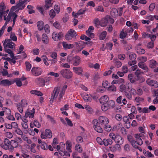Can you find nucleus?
I'll use <instances>...</instances> for the list:
<instances>
[{"instance_id":"23","label":"nucleus","mask_w":158,"mask_h":158,"mask_svg":"<svg viewBox=\"0 0 158 158\" xmlns=\"http://www.w3.org/2000/svg\"><path fill=\"white\" fill-rule=\"evenodd\" d=\"M109 100V98L107 95L102 97L100 99V102L101 104L106 103Z\"/></svg>"},{"instance_id":"9","label":"nucleus","mask_w":158,"mask_h":158,"mask_svg":"<svg viewBox=\"0 0 158 158\" xmlns=\"http://www.w3.org/2000/svg\"><path fill=\"white\" fill-rule=\"evenodd\" d=\"M63 34L62 32L57 33L53 32L52 34V37L53 39L56 41L60 40L63 36Z\"/></svg>"},{"instance_id":"25","label":"nucleus","mask_w":158,"mask_h":158,"mask_svg":"<svg viewBox=\"0 0 158 158\" xmlns=\"http://www.w3.org/2000/svg\"><path fill=\"white\" fill-rule=\"evenodd\" d=\"M85 9H81L79 10L77 13H75L74 12H73L72 15L74 17L77 18V15H79L85 13Z\"/></svg>"},{"instance_id":"24","label":"nucleus","mask_w":158,"mask_h":158,"mask_svg":"<svg viewBox=\"0 0 158 158\" xmlns=\"http://www.w3.org/2000/svg\"><path fill=\"white\" fill-rule=\"evenodd\" d=\"M108 23V20L106 16L105 18L102 19L100 21V25L103 27H106Z\"/></svg>"},{"instance_id":"4","label":"nucleus","mask_w":158,"mask_h":158,"mask_svg":"<svg viewBox=\"0 0 158 158\" xmlns=\"http://www.w3.org/2000/svg\"><path fill=\"white\" fill-rule=\"evenodd\" d=\"M52 133L51 131L49 129H46L44 132H42L40 136L42 139H46L51 138L52 137Z\"/></svg>"},{"instance_id":"22","label":"nucleus","mask_w":158,"mask_h":158,"mask_svg":"<svg viewBox=\"0 0 158 158\" xmlns=\"http://www.w3.org/2000/svg\"><path fill=\"white\" fill-rule=\"evenodd\" d=\"M62 45L64 48L65 49H72L74 47V45L73 44H68L65 42H62Z\"/></svg>"},{"instance_id":"19","label":"nucleus","mask_w":158,"mask_h":158,"mask_svg":"<svg viewBox=\"0 0 158 158\" xmlns=\"http://www.w3.org/2000/svg\"><path fill=\"white\" fill-rule=\"evenodd\" d=\"M139 68L144 70L145 72H147L149 71V69L146 64L143 62H139L138 63Z\"/></svg>"},{"instance_id":"61","label":"nucleus","mask_w":158,"mask_h":158,"mask_svg":"<svg viewBox=\"0 0 158 158\" xmlns=\"http://www.w3.org/2000/svg\"><path fill=\"white\" fill-rule=\"evenodd\" d=\"M27 151V150H26L24 151V150L23 149L21 150V156L22 157H23L24 158H26L28 156V155L26 154V152Z\"/></svg>"},{"instance_id":"3","label":"nucleus","mask_w":158,"mask_h":158,"mask_svg":"<svg viewBox=\"0 0 158 158\" xmlns=\"http://www.w3.org/2000/svg\"><path fill=\"white\" fill-rule=\"evenodd\" d=\"M15 44L10 39H5L3 43L4 48H13L15 46Z\"/></svg>"},{"instance_id":"52","label":"nucleus","mask_w":158,"mask_h":158,"mask_svg":"<svg viewBox=\"0 0 158 158\" xmlns=\"http://www.w3.org/2000/svg\"><path fill=\"white\" fill-rule=\"evenodd\" d=\"M100 21H99V20L98 19H95L94 20V24L95 25V26L96 27H98L100 25Z\"/></svg>"},{"instance_id":"2","label":"nucleus","mask_w":158,"mask_h":158,"mask_svg":"<svg viewBox=\"0 0 158 158\" xmlns=\"http://www.w3.org/2000/svg\"><path fill=\"white\" fill-rule=\"evenodd\" d=\"M60 73L63 77L67 78H71L73 76L72 72L69 69H63L60 71Z\"/></svg>"},{"instance_id":"12","label":"nucleus","mask_w":158,"mask_h":158,"mask_svg":"<svg viewBox=\"0 0 158 158\" xmlns=\"http://www.w3.org/2000/svg\"><path fill=\"white\" fill-rule=\"evenodd\" d=\"M146 83L148 85L151 86H153L155 88L158 87V82L156 81L148 78L147 80Z\"/></svg>"},{"instance_id":"16","label":"nucleus","mask_w":158,"mask_h":158,"mask_svg":"<svg viewBox=\"0 0 158 158\" xmlns=\"http://www.w3.org/2000/svg\"><path fill=\"white\" fill-rule=\"evenodd\" d=\"M123 139L121 136L119 135L116 134V137L114 141L117 143L116 144L119 145H122L123 143Z\"/></svg>"},{"instance_id":"18","label":"nucleus","mask_w":158,"mask_h":158,"mask_svg":"<svg viewBox=\"0 0 158 158\" xmlns=\"http://www.w3.org/2000/svg\"><path fill=\"white\" fill-rule=\"evenodd\" d=\"M123 121L125 123L126 127L127 129L131 127V121H130L128 116H124L123 117Z\"/></svg>"},{"instance_id":"62","label":"nucleus","mask_w":158,"mask_h":158,"mask_svg":"<svg viewBox=\"0 0 158 158\" xmlns=\"http://www.w3.org/2000/svg\"><path fill=\"white\" fill-rule=\"evenodd\" d=\"M136 52L139 54H143L145 52V50L143 49L139 48H137Z\"/></svg>"},{"instance_id":"44","label":"nucleus","mask_w":158,"mask_h":158,"mask_svg":"<svg viewBox=\"0 0 158 158\" xmlns=\"http://www.w3.org/2000/svg\"><path fill=\"white\" fill-rule=\"evenodd\" d=\"M36 80L37 82L41 86H44V85L45 82L44 79L41 78H38L36 79Z\"/></svg>"},{"instance_id":"30","label":"nucleus","mask_w":158,"mask_h":158,"mask_svg":"<svg viewBox=\"0 0 158 158\" xmlns=\"http://www.w3.org/2000/svg\"><path fill=\"white\" fill-rule=\"evenodd\" d=\"M113 143L112 140L110 139H104L103 140V144L105 146H107L109 145H111Z\"/></svg>"},{"instance_id":"1","label":"nucleus","mask_w":158,"mask_h":158,"mask_svg":"<svg viewBox=\"0 0 158 158\" xmlns=\"http://www.w3.org/2000/svg\"><path fill=\"white\" fill-rule=\"evenodd\" d=\"M77 34L75 31L72 29H70L65 36V38L67 40L71 41H74L76 38Z\"/></svg>"},{"instance_id":"28","label":"nucleus","mask_w":158,"mask_h":158,"mask_svg":"<svg viewBox=\"0 0 158 158\" xmlns=\"http://www.w3.org/2000/svg\"><path fill=\"white\" fill-rule=\"evenodd\" d=\"M149 66L152 69H154L156 67L157 65V63L156 61L154 60H152L149 61Z\"/></svg>"},{"instance_id":"20","label":"nucleus","mask_w":158,"mask_h":158,"mask_svg":"<svg viewBox=\"0 0 158 158\" xmlns=\"http://www.w3.org/2000/svg\"><path fill=\"white\" fill-rule=\"evenodd\" d=\"M80 57L77 56H75V57H73V65L74 66L78 65L80 63Z\"/></svg>"},{"instance_id":"17","label":"nucleus","mask_w":158,"mask_h":158,"mask_svg":"<svg viewBox=\"0 0 158 158\" xmlns=\"http://www.w3.org/2000/svg\"><path fill=\"white\" fill-rule=\"evenodd\" d=\"M121 42L123 44L124 49L128 51L132 48V45L128 43L126 40H122Z\"/></svg>"},{"instance_id":"34","label":"nucleus","mask_w":158,"mask_h":158,"mask_svg":"<svg viewBox=\"0 0 158 158\" xmlns=\"http://www.w3.org/2000/svg\"><path fill=\"white\" fill-rule=\"evenodd\" d=\"M82 97L84 101L86 102H90L92 100L91 98L89 97V95L86 94L85 95H82Z\"/></svg>"},{"instance_id":"60","label":"nucleus","mask_w":158,"mask_h":158,"mask_svg":"<svg viewBox=\"0 0 158 158\" xmlns=\"http://www.w3.org/2000/svg\"><path fill=\"white\" fill-rule=\"evenodd\" d=\"M75 148L76 150L78 151L79 152L81 153L82 152V148H81L80 145L78 144H76Z\"/></svg>"},{"instance_id":"40","label":"nucleus","mask_w":158,"mask_h":158,"mask_svg":"<svg viewBox=\"0 0 158 158\" xmlns=\"http://www.w3.org/2000/svg\"><path fill=\"white\" fill-rule=\"evenodd\" d=\"M30 93L32 94H35L39 96H41L43 95L41 92L35 90H31Z\"/></svg>"},{"instance_id":"6","label":"nucleus","mask_w":158,"mask_h":158,"mask_svg":"<svg viewBox=\"0 0 158 158\" xmlns=\"http://www.w3.org/2000/svg\"><path fill=\"white\" fill-rule=\"evenodd\" d=\"M98 122L101 125H107L109 123L108 118L105 116H99L98 118Z\"/></svg>"},{"instance_id":"53","label":"nucleus","mask_w":158,"mask_h":158,"mask_svg":"<svg viewBox=\"0 0 158 158\" xmlns=\"http://www.w3.org/2000/svg\"><path fill=\"white\" fill-rule=\"evenodd\" d=\"M10 145L15 148H17L18 145V144L17 143L16 141L14 140H11Z\"/></svg>"},{"instance_id":"27","label":"nucleus","mask_w":158,"mask_h":158,"mask_svg":"<svg viewBox=\"0 0 158 158\" xmlns=\"http://www.w3.org/2000/svg\"><path fill=\"white\" fill-rule=\"evenodd\" d=\"M110 14L112 17L115 18L118 16V11L116 9L113 8L110 12Z\"/></svg>"},{"instance_id":"56","label":"nucleus","mask_w":158,"mask_h":158,"mask_svg":"<svg viewBox=\"0 0 158 158\" xmlns=\"http://www.w3.org/2000/svg\"><path fill=\"white\" fill-rule=\"evenodd\" d=\"M15 82L16 83V84L18 86L20 87L21 86L22 82L20 79L16 78L15 79Z\"/></svg>"},{"instance_id":"37","label":"nucleus","mask_w":158,"mask_h":158,"mask_svg":"<svg viewBox=\"0 0 158 158\" xmlns=\"http://www.w3.org/2000/svg\"><path fill=\"white\" fill-rule=\"evenodd\" d=\"M129 89L128 86H125V85L123 84L119 86V90L122 92H125L127 89Z\"/></svg>"},{"instance_id":"33","label":"nucleus","mask_w":158,"mask_h":158,"mask_svg":"<svg viewBox=\"0 0 158 158\" xmlns=\"http://www.w3.org/2000/svg\"><path fill=\"white\" fill-rule=\"evenodd\" d=\"M52 0H45V5L44 8H45L46 10H47L49 7L52 6V4L51 3Z\"/></svg>"},{"instance_id":"41","label":"nucleus","mask_w":158,"mask_h":158,"mask_svg":"<svg viewBox=\"0 0 158 158\" xmlns=\"http://www.w3.org/2000/svg\"><path fill=\"white\" fill-rule=\"evenodd\" d=\"M65 143L66 146V149L69 152H72V150L71 149V142L69 141H67Z\"/></svg>"},{"instance_id":"42","label":"nucleus","mask_w":158,"mask_h":158,"mask_svg":"<svg viewBox=\"0 0 158 158\" xmlns=\"http://www.w3.org/2000/svg\"><path fill=\"white\" fill-rule=\"evenodd\" d=\"M135 75L137 77H139V75L144 74V72L141 69H138L135 73Z\"/></svg>"},{"instance_id":"7","label":"nucleus","mask_w":158,"mask_h":158,"mask_svg":"<svg viewBox=\"0 0 158 158\" xmlns=\"http://www.w3.org/2000/svg\"><path fill=\"white\" fill-rule=\"evenodd\" d=\"M32 75L35 76H38L41 74L42 70L39 67H33L31 71Z\"/></svg>"},{"instance_id":"21","label":"nucleus","mask_w":158,"mask_h":158,"mask_svg":"<svg viewBox=\"0 0 158 158\" xmlns=\"http://www.w3.org/2000/svg\"><path fill=\"white\" fill-rule=\"evenodd\" d=\"M110 150L113 152H115L118 150L121 149L120 145L118 144H115L114 145L111 146L109 147Z\"/></svg>"},{"instance_id":"63","label":"nucleus","mask_w":158,"mask_h":158,"mask_svg":"<svg viewBox=\"0 0 158 158\" xmlns=\"http://www.w3.org/2000/svg\"><path fill=\"white\" fill-rule=\"evenodd\" d=\"M53 26L57 29H60L61 28L60 23L57 21L53 23Z\"/></svg>"},{"instance_id":"10","label":"nucleus","mask_w":158,"mask_h":158,"mask_svg":"<svg viewBox=\"0 0 158 158\" xmlns=\"http://www.w3.org/2000/svg\"><path fill=\"white\" fill-rule=\"evenodd\" d=\"M35 112V109L34 108H28L25 112V117H29L30 118H33L34 117Z\"/></svg>"},{"instance_id":"55","label":"nucleus","mask_w":158,"mask_h":158,"mask_svg":"<svg viewBox=\"0 0 158 158\" xmlns=\"http://www.w3.org/2000/svg\"><path fill=\"white\" fill-rule=\"evenodd\" d=\"M101 108L102 110L104 111H106L109 108L108 107L106 103L102 104Z\"/></svg>"},{"instance_id":"8","label":"nucleus","mask_w":158,"mask_h":158,"mask_svg":"<svg viewBox=\"0 0 158 158\" xmlns=\"http://www.w3.org/2000/svg\"><path fill=\"white\" fill-rule=\"evenodd\" d=\"M60 91V88L59 87H57L54 88L52 94L51 99L50 100V102L51 103H52L55 98H57Z\"/></svg>"},{"instance_id":"51","label":"nucleus","mask_w":158,"mask_h":158,"mask_svg":"<svg viewBox=\"0 0 158 158\" xmlns=\"http://www.w3.org/2000/svg\"><path fill=\"white\" fill-rule=\"evenodd\" d=\"M25 64L26 67V70L27 71H29L31 69V64L27 61L26 62Z\"/></svg>"},{"instance_id":"31","label":"nucleus","mask_w":158,"mask_h":158,"mask_svg":"<svg viewBox=\"0 0 158 158\" xmlns=\"http://www.w3.org/2000/svg\"><path fill=\"white\" fill-rule=\"evenodd\" d=\"M1 84L5 86L10 85L12 84V83L7 79L3 80L1 81Z\"/></svg>"},{"instance_id":"64","label":"nucleus","mask_w":158,"mask_h":158,"mask_svg":"<svg viewBox=\"0 0 158 158\" xmlns=\"http://www.w3.org/2000/svg\"><path fill=\"white\" fill-rule=\"evenodd\" d=\"M41 148L43 149L46 150L48 149V146L46 143L43 142L41 144Z\"/></svg>"},{"instance_id":"59","label":"nucleus","mask_w":158,"mask_h":158,"mask_svg":"<svg viewBox=\"0 0 158 158\" xmlns=\"http://www.w3.org/2000/svg\"><path fill=\"white\" fill-rule=\"evenodd\" d=\"M47 118L51 122L52 124H54L56 123L55 120L50 115H48L47 116Z\"/></svg>"},{"instance_id":"13","label":"nucleus","mask_w":158,"mask_h":158,"mask_svg":"<svg viewBox=\"0 0 158 158\" xmlns=\"http://www.w3.org/2000/svg\"><path fill=\"white\" fill-rule=\"evenodd\" d=\"M77 44L76 45L77 48L78 52L81 51L85 46V44L83 41H81L79 42L78 43H76Z\"/></svg>"},{"instance_id":"29","label":"nucleus","mask_w":158,"mask_h":158,"mask_svg":"<svg viewBox=\"0 0 158 158\" xmlns=\"http://www.w3.org/2000/svg\"><path fill=\"white\" fill-rule=\"evenodd\" d=\"M73 70L78 75L81 74L83 72V69L81 67H73Z\"/></svg>"},{"instance_id":"50","label":"nucleus","mask_w":158,"mask_h":158,"mask_svg":"<svg viewBox=\"0 0 158 158\" xmlns=\"http://www.w3.org/2000/svg\"><path fill=\"white\" fill-rule=\"evenodd\" d=\"M129 58L131 60H135L136 57V55L133 52L130 53L129 55Z\"/></svg>"},{"instance_id":"32","label":"nucleus","mask_w":158,"mask_h":158,"mask_svg":"<svg viewBox=\"0 0 158 158\" xmlns=\"http://www.w3.org/2000/svg\"><path fill=\"white\" fill-rule=\"evenodd\" d=\"M143 153L146 157H151L152 158L154 157V155L152 154L151 152L148 151H146L145 150H143Z\"/></svg>"},{"instance_id":"26","label":"nucleus","mask_w":158,"mask_h":158,"mask_svg":"<svg viewBox=\"0 0 158 158\" xmlns=\"http://www.w3.org/2000/svg\"><path fill=\"white\" fill-rule=\"evenodd\" d=\"M42 40L43 43L47 44L49 43V38L48 35L45 34H43L42 36Z\"/></svg>"},{"instance_id":"54","label":"nucleus","mask_w":158,"mask_h":158,"mask_svg":"<svg viewBox=\"0 0 158 158\" xmlns=\"http://www.w3.org/2000/svg\"><path fill=\"white\" fill-rule=\"evenodd\" d=\"M3 58L4 60L9 62L11 64L12 63L15 64L16 62V61L15 60V59H11L8 57H4Z\"/></svg>"},{"instance_id":"5","label":"nucleus","mask_w":158,"mask_h":158,"mask_svg":"<svg viewBox=\"0 0 158 158\" xmlns=\"http://www.w3.org/2000/svg\"><path fill=\"white\" fill-rule=\"evenodd\" d=\"M93 123L94 124V128L96 131L100 133L102 132V129L100 126V124L99 123L97 119H94L93 120Z\"/></svg>"},{"instance_id":"48","label":"nucleus","mask_w":158,"mask_h":158,"mask_svg":"<svg viewBox=\"0 0 158 158\" xmlns=\"http://www.w3.org/2000/svg\"><path fill=\"white\" fill-rule=\"evenodd\" d=\"M107 90L110 92H115L116 91V88L115 86L111 85L108 87Z\"/></svg>"},{"instance_id":"35","label":"nucleus","mask_w":158,"mask_h":158,"mask_svg":"<svg viewBox=\"0 0 158 158\" xmlns=\"http://www.w3.org/2000/svg\"><path fill=\"white\" fill-rule=\"evenodd\" d=\"M15 15H17L15 12H10L7 15L6 20L9 22L11 19L12 17L13 19L14 18Z\"/></svg>"},{"instance_id":"36","label":"nucleus","mask_w":158,"mask_h":158,"mask_svg":"<svg viewBox=\"0 0 158 158\" xmlns=\"http://www.w3.org/2000/svg\"><path fill=\"white\" fill-rule=\"evenodd\" d=\"M37 24L38 29L40 31H41L43 29L44 23L42 21H38L37 22Z\"/></svg>"},{"instance_id":"49","label":"nucleus","mask_w":158,"mask_h":158,"mask_svg":"<svg viewBox=\"0 0 158 158\" xmlns=\"http://www.w3.org/2000/svg\"><path fill=\"white\" fill-rule=\"evenodd\" d=\"M15 147L10 145L9 146H4V149L5 150H9L10 152H13L14 149Z\"/></svg>"},{"instance_id":"47","label":"nucleus","mask_w":158,"mask_h":158,"mask_svg":"<svg viewBox=\"0 0 158 158\" xmlns=\"http://www.w3.org/2000/svg\"><path fill=\"white\" fill-rule=\"evenodd\" d=\"M10 39L14 41H16L17 40V37L14 33H12L10 35Z\"/></svg>"},{"instance_id":"45","label":"nucleus","mask_w":158,"mask_h":158,"mask_svg":"<svg viewBox=\"0 0 158 158\" xmlns=\"http://www.w3.org/2000/svg\"><path fill=\"white\" fill-rule=\"evenodd\" d=\"M4 144L2 145V147L4 148V146H9L10 144V141L7 138H5L4 141Z\"/></svg>"},{"instance_id":"46","label":"nucleus","mask_w":158,"mask_h":158,"mask_svg":"<svg viewBox=\"0 0 158 158\" xmlns=\"http://www.w3.org/2000/svg\"><path fill=\"white\" fill-rule=\"evenodd\" d=\"M17 109L20 113H22L23 111V106L20 103L16 104Z\"/></svg>"},{"instance_id":"15","label":"nucleus","mask_w":158,"mask_h":158,"mask_svg":"<svg viewBox=\"0 0 158 158\" xmlns=\"http://www.w3.org/2000/svg\"><path fill=\"white\" fill-rule=\"evenodd\" d=\"M127 139L133 147H136L135 140L132 136L130 135H127Z\"/></svg>"},{"instance_id":"11","label":"nucleus","mask_w":158,"mask_h":158,"mask_svg":"<svg viewBox=\"0 0 158 158\" xmlns=\"http://www.w3.org/2000/svg\"><path fill=\"white\" fill-rule=\"evenodd\" d=\"M26 4V1L24 0L22 1V0H19V3L17 4L15 7L16 9H19V10H22L25 6Z\"/></svg>"},{"instance_id":"38","label":"nucleus","mask_w":158,"mask_h":158,"mask_svg":"<svg viewBox=\"0 0 158 158\" xmlns=\"http://www.w3.org/2000/svg\"><path fill=\"white\" fill-rule=\"evenodd\" d=\"M107 35V32L106 31H104L101 33L99 35V39L103 40L106 38Z\"/></svg>"},{"instance_id":"58","label":"nucleus","mask_w":158,"mask_h":158,"mask_svg":"<svg viewBox=\"0 0 158 158\" xmlns=\"http://www.w3.org/2000/svg\"><path fill=\"white\" fill-rule=\"evenodd\" d=\"M124 92L126 96L127 97L128 99L130 100L132 98V95L130 92L126 91H125Z\"/></svg>"},{"instance_id":"57","label":"nucleus","mask_w":158,"mask_h":158,"mask_svg":"<svg viewBox=\"0 0 158 158\" xmlns=\"http://www.w3.org/2000/svg\"><path fill=\"white\" fill-rule=\"evenodd\" d=\"M136 144L141 146L143 143V142L141 139V137H140L136 140H135Z\"/></svg>"},{"instance_id":"14","label":"nucleus","mask_w":158,"mask_h":158,"mask_svg":"<svg viewBox=\"0 0 158 158\" xmlns=\"http://www.w3.org/2000/svg\"><path fill=\"white\" fill-rule=\"evenodd\" d=\"M67 86L66 85H64L60 90V92L58 98V102H60L62 99L63 96L64 95L65 90L67 88Z\"/></svg>"},{"instance_id":"43","label":"nucleus","mask_w":158,"mask_h":158,"mask_svg":"<svg viewBox=\"0 0 158 158\" xmlns=\"http://www.w3.org/2000/svg\"><path fill=\"white\" fill-rule=\"evenodd\" d=\"M101 76L99 73H97L95 74L93 77V80L95 81L98 80L101 78Z\"/></svg>"},{"instance_id":"39","label":"nucleus","mask_w":158,"mask_h":158,"mask_svg":"<svg viewBox=\"0 0 158 158\" xmlns=\"http://www.w3.org/2000/svg\"><path fill=\"white\" fill-rule=\"evenodd\" d=\"M106 104L109 109L113 108L115 105V102L113 100H110L107 102Z\"/></svg>"}]
</instances>
